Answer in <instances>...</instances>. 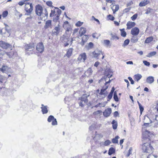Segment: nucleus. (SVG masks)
<instances>
[{"label":"nucleus","instance_id":"11","mask_svg":"<svg viewBox=\"0 0 158 158\" xmlns=\"http://www.w3.org/2000/svg\"><path fill=\"white\" fill-rule=\"evenodd\" d=\"M139 33V30L137 27L133 28L131 31V34L134 36L137 35Z\"/></svg>","mask_w":158,"mask_h":158},{"label":"nucleus","instance_id":"8","mask_svg":"<svg viewBox=\"0 0 158 158\" xmlns=\"http://www.w3.org/2000/svg\"><path fill=\"white\" fill-rule=\"evenodd\" d=\"M112 76V74L110 75V74H108L106 76H105L103 78H102L100 80H99L98 82L99 83H100L101 82L103 81H106L105 85H106L110 83L111 81V80L110 79H109V81H106L107 78L108 77V78H110V77H111Z\"/></svg>","mask_w":158,"mask_h":158},{"label":"nucleus","instance_id":"30","mask_svg":"<svg viewBox=\"0 0 158 158\" xmlns=\"http://www.w3.org/2000/svg\"><path fill=\"white\" fill-rule=\"evenodd\" d=\"M115 152V149L113 147L110 148L108 151V154L111 155Z\"/></svg>","mask_w":158,"mask_h":158},{"label":"nucleus","instance_id":"18","mask_svg":"<svg viewBox=\"0 0 158 158\" xmlns=\"http://www.w3.org/2000/svg\"><path fill=\"white\" fill-rule=\"evenodd\" d=\"M149 3V0H143L139 3V6L140 7L145 6Z\"/></svg>","mask_w":158,"mask_h":158},{"label":"nucleus","instance_id":"36","mask_svg":"<svg viewBox=\"0 0 158 158\" xmlns=\"http://www.w3.org/2000/svg\"><path fill=\"white\" fill-rule=\"evenodd\" d=\"M120 31L121 32V35L123 37H126L127 35V33L126 32L124 31V29H120Z\"/></svg>","mask_w":158,"mask_h":158},{"label":"nucleus","instance_id":"7","mask_svg":"<svg viewBox=\"0 0 158 158\" xmlns=\"http://www.w3.org/2000/svg\"><path fill=\"white\" fill-rule=\"evenodd\" d=\"M60 23H59V24L57 25L55 27V28L52 30V34L55 35H57L58 34H59L60 31V26L59 24Z\"/></svg>","mask_w":158,"mask_h":158},{"label":"nucleus","instance_id":"40","mask_svg":"<svg viewBox=\"0 0 158 158\" xmlns=\"http://www.w3.org/2000/svg\"><path fill=\"white\" fill-rule=\"evenodd\" d=\"M55 8L56 10V14L57 15L60 16L61 13V10L57 7H55Z\"/></svg>","mask_w":158,"mask_h":158},{"label":"nucleus","instance_id":"55","mask_svg":"<svg viewBox=\"0 0 158 158\" xmlns=\"http://www.w3.org/2000/svg\"><path fill=\"white\" fill-rule=\"evenodd\" d=\"M128 78L129 80L131 81V84H134V81L132 80V78H131V77H128Z\"/></svg>","mask_w":158,"mask_h":158},{"label":"nucleus","instance_id":"28","mask_svg":"<svg viewBox=\"0 0 158 158\" xmlns=\"http://www.w3.org/2000/svg\"><path fill=\"white\" fill-rule=\"evenodd\" d=\"M135 80L138 81L142 78V76L139 74H137L134 75Z\"/></svg>","mask_w":158,"mask_h":158},{"label":"nucleus","instance_id":"20","mask_svg":"<svg viewBox=\"0 0 158 158\" xmlns=\"http://www.w3.org/2000/svg\"><path fill=\"white\" fill-rule=\"evenodd\" d=\"M9 70V67L5 65H2V68H0V71H2L3 73H6Z\"/></svg>","mask_w":158,"mask_h":158},{"label":"nucleus","instance_id":"33","mask_svg":"<svg viewBox=\"0 0 158 158\" xmlns=\"http://www.w3.org/2000/svg\"><path fill=\"white\" fill-rule=\"evenodd\" d=\"M73 50V49L72 48H70L68 50L66 53V56H67L69 57L71 56Z\"/></svg>","mask_w":158,"mask_h":158},{"label":"nucleus","instance_id":"38","mask_svg":"<svg viewBox=\"0 0 158 158\" xmlns=\"http://www.w3.org/2000/svg\"><path fill=\"white\" fill-rule=\"evenodd\" d=\"M156 53V52L155 51L149 53L147 56L148 57H150L155 55Z\"/></svg>","mask_w":158,"mask_h":158},{"label":"nucleus","instance_id":"27","mask_svg":"<svg viewBox=\"0 0 158 158\" xmlns=\"http://www.w3.org/2000/svg\"><path fill=\"white\" fill-rule=\"evenodd\" d=\"M147 82L148 83L151 84L154 81V77L152 76H149L147 78Z\"/></svg>","mask_w":158,"mask_h":158},{"label":"nucleus","instance_id":"23","mask_svg":"<svg viewBox=\"0 0 158 158\" xmlns=\"http://www.w3.org/2000/svg\"><path fill=\"white\" fill-rule=\"evenodd\" d=\"M45 13H42L41 18L42 20H44L47 19L48 16V13L46 9H45L44 10Z\"/></svg>","mask_w":158,"mask_h":158},{"label":"nucleus","instance_id":"5","mask_svg":"<svg viewBox=\"0 0 158 158\" xmlns=\"http://www.w3.org/2000/svg\"><path fill=\"white\" fill-rule=\"evenodd\" d=\"M43 12V8L40 5H37L35 7V12L36 14L39 16H41Z\"/></svg>","mask_w":158,"mask_h":158},{"label":"nucleus","instance_id":"21","mask_svg":"<svg viewBox=\"0 0 158 158\" xmlns=\"http://www.w3.org/2000/svg\"><path fill=\"white\" fill-rule=\"evenodd\" d=\"M52 21L48 20L46 22L44 27L45 29L48 28H52Z\"/></svg>","mask_w":158,"mask_h":158},{"label":"nucleus","instance_id":"45","mask_svg":"<svg viewBox=\"0 0 158 158\" xmlns=\"http://www.w3.org/2000/svg\"><path fill=\"white\" fill-rule=\"evenodd\" d=\"M56 14V10H51V13L50 14V16L51 17H52L54 15L55 16V14Z\"/></svg>","mask_w":158,"mask_h":158},{"label":"nucleus","instance_id":"57","mask_svg":"<svg viewBox=\"0 0 158 158\" xmlns=\"http://www.w3.org/2000/svg\"><path fill=\"white\" fill-rule=\"evenodd\" d=\"M6 54L8 56L9 58H11L12 56V53L10 52H7Z\"/></svg>","mask_w":158,"mask_h":158},{"label":"nucleus","instance_id":"48","mask_svg":"<svg viewBox=\"0 0 158 158\" xmlns=\"http://www.w3.org/2000/svg\"><path fill=\"white\" fill-rule=\"evenodd\" d=\"M93 44L92 42H90L88 46H87V48L88 49H89L90 48H91L93 47Z\"/></svg>","mask_w":158,"mask_h":158},{"label":"nucleus","instance_id":"63","mask_svg":"<svg viewBox=\"0 0 158 158\" xmlns=\"http://www.w3.org/2000/svg\"><path fill=\"white\" fill-rule=\"evenodd\" d=\"M100 64V62L98 61H97L95 62L94 64V66L96 67H97Z\"/></svg>","mask_w":158,"mask_h":158},{"label":"nucleus","instance_id":"1","mask_svg":"<svg viewBox=\"0 0 158 158\" xmlns=\"http://www.w3.org/2000/svg\"><path fill=\"white\" fill-rule=\"evenodd\" d=\"M142 141L143 144L142 147V149L144 152L149 153H152L153 152V148L151 145L150 138L152 135L148 131H145L142 133Z\"/></svg>","mask_w":158,"mask_h":158},{"label":"nucleus","instance_id":"26","mask_svg":"<svg viewBox=\"0 0 158 158\" xmlns=\"http://www.w3.org/2000/svg\"><path fill=\"white\" fill-rule=\"evenodd\" d=\"M110 35L111 36V38H110L111 40H118L119 39L118 37V36L115 34H113L111 33L110 34Z\"/></svg>","mask_w":158,"mask_h":158},{"label":"nucleus","instance_id":"37","mask_svg":"<svg viewBox=\"0 0 158 158\" xmlns=\"http://www.w3.org/2000/svg\"><path fill=\"white\" fill-rule=\"evenodd\" d=\"M119 137L118 136H116L114 138H113L112 139V143H118V139H119Z\"/></svg>","mask_w":158,"mask_h":158},{"label":"nucleus","instance_id":"46","mask_svg":"<svg viewBox=\"0 0 158 158\" xmlns=\"http://www.w3.org/2000/svg\"><path fill=\"white\" fill-rule=\"evenodd\" d=\"M46 4L48 6L50 7H52V8L54 7L53 6H52V1H47L46 3Z\"/></svg>","mask_w":158,"mask_h":158},{"label":"nucleus","instance_id":"61","mask_svg":"<svg viewBox=\"0 0 158 158\" xmlns=\"http://www.w3.org/2000/svg\"><path fill=\"white\" fill-rule=\"evenodd\" d=\"M119 115L117 111H115L114 113V116L115 117H116L117 116Z\"/></svg>","mask_w":158,"mask_h":158},{"label":"nucleus","instance_id":"9","mask_svg":"<svg viewBox=\"0 0 158 158\" xmlns=\"http://www.w3.org/2000/svg\"><path fill=\"white\" fill-rule=\"evenodd\" d=\"M44 46L42 43H39L37 44L36 49L40 53H41L44 51Z\"/></svg>","mask_w":158,"mask_h":158},{"label":"nucleus","instance_id":"4","mask_svg":"<svg viewBox=\"0 0 158 158\" xmlns=\"http://www.w3.org/2000/svg\"><path fill=\"white\" fill-rule=\"evenodd\" d=\"M63 27L66 29V34H68V32L70 31L72 29L71 25L67 21H66L64 23Z\"/></svg>","mask_w":158,"mask_h":158},{"label":"nucleus","instance_id":"49","mask_svg":"<svg viewBox=\"0 0 158 158\" xmlns=\"http://www.w3.org/2000/svg\"><path fill=\"white\" fill-rule=\"evenodd\" d=\"M8 12L7 11H4L2 14V16L3 17L5 18L8 15Z\"/></svg>","mask_w":158,"mask_h":158},{"label":"nucleus","instance_id":"53","mask_svg":"<svg viewBox=\"0 0 158 158\" xmlns=\"http://www.w3.org/2000/svg\"><path fill=\"white\" fill-rule=\"evenodd\" d=\"M113 94H111L110 93H109L107 97L109 99V100H107V101H109L111 99L113 96Z\"/></svg>","mask_w":158,"mask_h":158},{"label":"nucleus","instance_id":"47","mask_svg":"<svg viewBox=\"0 0 158 158\" xmlns=\"http://www.w3.org/2000/svg\"><path fill=\"white\" fill-rule=\"evenodd\" d=\"M137 17V14H135L133 15L132 16L131 18L132 20L133 21H134L136 19Z\"/></svg>","mask_w":158,"mask_h":158},{"label":"nucleus","instance_id":"24","mask_svg":"<svg viewBox=\"0 0 158 158\" xmlns=\"http://www.w3.org/2000/svg\"><path fill=\"white\" fill-rule=\"evenodd\" d=\"M68 33L66 34L65 33V34H64L62 37L61 38V40L64 41V42H66V40H69V35H68Z\"/></svg>","mask_w":158,"mask_h":158},{"label":"nucleus","instance_id":"50","mask_svg":"<svg viewBox=\"0 0 158 158\" xmlns=\"http://www.w3.org/2000/svg\"><path fill=\"white\" fill-rule=\"evenodd\" d=\"M143 63L145 65L149 66L150 65V63L146 60H143Z\"/></svg>","mask_w":158,"mask_h":158},{"label":"nucleus","instance_id":"58","mask_svg":"<svg viewBox=\"0 0 158 158\" xmlns=\"http://www.w3.org/2000/svg\"><path fill=\"white\" fill-rule=\"evenodd\" d=\"M92 19H94V20H95L97 22L98 24H100V21H99V20L98 19L95 18L94 17V16H92Z\"/></svg>","mask_w":158,"mask_h":158},{"label":"nucleus","instance_id":"16","mask_svg":"<svg viewBox=\"0 0 158 158\" xmlns=\"http://www.w3.org/2000/svg\"><path fill=\"white\" fill-rule=\"evenodd\" d=\"M135 25V22L129 21L127 24V28L128 29H130L133 27H134Z\"/></svg>","mask_w":158,"mask_h":158},{"label":"nucleus","instance_id":"12","mask_svg":"<svg viewBox=\"0 0 158 158\" xmlns=\"http://www.w3.org/2000/svg\"><path fill=\"white\" fill-rule=\"evenodd\" d=\"M86 59V55L85 53H83L80 55L78 59L81 61L84 62Z\"/></svg>","mask_w":158,"mask_h":158},{"label":"nucleus","instance_id":"19","mask_svg":"<svg viewBox=\"0 0 158 158\" xmlns=\"http://www.w3.org/2000/svg\"><path fill=\"white\" fill-rule=\"evenodd\" d=\"M88 38V36L86 35H84L82 37V40L80 43V44L82 46L84 45L86 42Z\"/></svg>","mask_w":158,"mask_h":158},{"label":"nucleus","instance_id":"25","mask_svg":"<svg viewBox=\"0 0 158 158\" xmlns=\"http://www.w3.org/2000/svg\"><path fill=\"white\" fill-rule=\"evenodd\" d=\"M86 31V30L85 28L82 27H81L79 31V36L80 37L81 36L85 33Z\"/></svg>","mask_w":158,"mask_h":158},{"label":"nucleus","instance_id":"2","mask_svg":"<svg viewBox=\"0 0 158 158\" xmlns=\"http://www.w3.org/2000/svg\"><path fill=\"white\" fill-rule=\"evenodd\" d=\"M25 7V10L28 13L27 15H30L33 10V7L32 3H26Z\"/></svg>","mask_w":158,"mask_h":158},{"label":"nucleus","instance_id":"60","mask_svg":"<svg viewBox=\"0 0 158 158\" xmlns=\"http://www.w3.org/2000/svg\"><path fill=\"white\" fill-rule=\"evenodd\" d=\"M114 98L115 101L118 102V98L117 95L114 96Z\"/></svg>","mask_w":158,"mask_h":158},{"label":"nucleus","instance_id":"13","mask_svg":"<svg viewBox=\"0 0 158 158\" xmlns=\"http://www.w3.org/2000/svg\"><path fill=\"white\" fill-rule=\"evenodd\" d=\"M92 53L94 57L95 58H97L101 54H102V55H103V53L102 52L98 50H95Z\"/></svg>","mask_w":158,"mask_h":158},{"label":"nucleus","instance_id":"42","mask_svg":"<svg viewBox=\"0 0 158 158\" xmlns=\"http://www.w3.org/2000/svg\"><path fill=\"white\" fill-rule=\"evenodd\" d=\"M129 42L130 40L129 39H126L124 41V43L122 46L123 47H125L127 45L129 44Z\"/></svg>","mask_w":158,"mask_h":158},{"label":"nucleus","instance_id":"52","mask_svg":"<svg viewBox=\"0 0 158 158\" xmlns=\"http://www.w3.org/2000/svg\"><path fill=\"white\" fill-rule=\"evenodd\" d=\"M107 16L109 19L111 21H113L114 19V18L110 15H109Z\"/></svg>","mask_w":158,"mask_h":158},{"label":"nucleus","instance_id":"32","mask_svg":"<svg viewBox=\"0 0 158 158\" xmlns=\"http://www.w3.org/2000/svg\"><path fill=\"white\" fill-rule=\"evenodd\" d=\"M73 38H71L70 40H66V42H65V43L64 44V46L65 47H66L68 46L69 45V44H72V43L73 42Z\"/></svg>","mask_w":158,"mask_h":158},{"label":"nucleus","instance_id":"6","mask_svg":"<svg viewBox=\"0 0 158 158\" xmlns=\"http://www.w3.org/2000/svg\"><path fill=\"white\" fill-rule=\"evenodd\" d=\"M48 122L52 121V124L53 126L56 125L57 124L56 119L52 115H51L48 117Z\"/></svg>","mask_w":158,"mask_h":158},{"label":"nucleus","instance_id":"39","mask_svg":"<svg viewBox=\"0 0 158 158\" xmlns=\"http://www.w3.org/2000/svg\"><path fill=\"white\" fill-rule=\"evenodd\" d=\"M110 41L109 40H106L103 41V43L104 45L106 46V47H108L110 44Z\"/></svg>","mask_w":158,"mask_h":158},{"label":"nucleus","instance_id":"15","mask_svg":"<svg viewBox=\"0 0 158 158\" xmlns=\"http://www.w3.org/2000/svg\"><path fill=\"white\" fill-rule=\"evenodd\" d=\"M111 108L107 109L104 112L103 114L104 116L106 117L109 116L111 113Z\"/></svg>","mask_w":158,"mask_h":158},{"label":"nucleus","instance_id":"10","mask_svg":"<svg viewBox=\"0 0 158 158\" xmlns=\"http://www.w3.org/2000/svg\"><path fill=\"white\" fill-rule=\"evenodd\" d=\"M35 48V46L33 43L27 44L25 46L26 50L31 51L33 50Z\"/></svg>","mask_w":158,"mask_h":158},{"label":"nucleus","instance_id":"35","mask_svg":"<svg viewBox=\"0 0 158 158\" xmlns=\"http://www.w3.org/2000/svg\"><path fill=\"white\" fill-rule=\"evenodd\" d=\"M108 87V86H106V87L105 89H102L101 90L100 92V94L101 95H104L105 96L106 95V94L104 92L107 89Z\"/></svg>","mask_w":158,"mask_h":158},{"label":"nucleus","instance_id":"17","mask_svg":"<svg viewBox=\"0 0 158 158\" xmlns=\"http://www.w3.org/2000/svg\"><path fill=\"white\" fill-rule=\"evenodd\" d=\"M93 71H92V69L91 68H89L86 71L85 73L84 74L85 76L87 77H89L92 74Z\"/></svg>","mask_w":158,"mask_h":158},{"label":"nucleus","instance_id":"43","mask_svg":"<svg viewBox=\"0 0 158 158\" xmlns=\"http://www.w3.org/2000/svg\"><path fill=\"white\" fill-rule=\"evenodd\" d=\"M60 16L55 14V17L53 18V21L55 22H56L59 19Z\"/></svg>","mask_w":158,"mask_h":158},{"label":"nucleus","instance_id":"31","mask_svg":"<svg viewBox=\"0 0 158 158\" xmlns=\"http://www.w3.org/2000/svg\"><path fill=\"white\" fill-rule=\"evenodd\" d=\"M111 123L112 124L113 129L114 130L116 129L118 125L117 122L115 120H113Z\"/></svg>","mask_w":158,"mask_h":158},{"label":"nucleus","instance_id":"64","mask_svg":"<svg viewBox=\"0 0 158 158\" xmlns=\"http://www.w3.org/2000/svg\"><path fill=\"white\" fill-rule=\"evenodd\" d=\"M97 34L96 33H94L92 35V36L94 38H97L98 39V37H97Z\"/></svg>","mask_w":158,"mask_h":158},{"label":"nucleus","instance_id":"22","mask_svg":"<svg viewBox=\"0 0 158 158\" xmlns=\"http://www.w3.org/2000/svg\"><path fill=\"white\" fill-rule=\"evenodd\" d=\"M41 106H42V107H41V108L42 109V111L43 113V114H45L47 113L48 112L47 106H44V105L43 104H41Z\"/></svg>","mask_w":158,"mask_h":158},{"label":"nucleus","instance_id":"29","mask_svg":"<svg viewBox=\"0 0 158 158\" xmlns=\"http://www.w3.org/2000/svg\"><path fill=\"white\" fill-rule=\"evenodd\" d=\"M153 39V38L152 36H150L148 37L145 40V43L148 44L150 43Z\"/></svg>","mask_w":158,"mask_h":158},{"label":"nucleus","instance_id":"59","mask_svg":"<svg viewBox=\"0 0 158 158\" xmlns=\"http://www.w3.org/2000/svg\"><path fill=\"white\" fill-rule=\"evenodd\" d=\"M139 107L140 110V112L141 113H142L143 110V106H142V105H139Z\"/></svg>","mask_w":158,"mask_h":158},{"label":"nucleus","instance_id":"3","mask_svg":"<svg viewBox=\"0 0 158 158\" xmlns=\"http://www.w3.org/2000/svg\"><path fill=\"white\" fill-rule=\"evenodd\" d=\"M0 47L5 49L9 48L10 50L12 49V46L10 44L2 41H0Z\"/></svg>","mask_w":158,"mask_h":158},{"label":"nucleus","instance_id":"54","mask_svg":"<svg viewBox=\"0 0 158 158\" xmlns=\"http://www.w3.org/2000/svg\"><path fill=\"white\" fill-rule=\"evenodd\" d=\"M131 8L130 7L125 8L123 10V11L125 13H127L129 12L131 10Z\"/></svg>","mask_w":158,"mask_h":158},{"label":"nucleus","instance_id":"14","mask_svg":"<svg viewBox=\"0 0 158 158\" xmlns=\"http://www.w3.org/2000/svg\"><path fill=\"white\" fill-rule=\"evenodd\" d=\"M89 96V95L87 94H83L81 98V101L84 103L86 104L88 102L87 97Z\"/></svg>","mask_w":158,"mask_h":158},{"label":"nucleus","instance_id":"41","mask_svg":"<svg viewBox=\"0 0 158 158\" xmlns=\"http://www.w3.org/2000/svg\"><path fill=\"white\" fill-rule=\"evenodd\" d=\"M114 6L112 8V9L113 12V13H115V12L117 11L119 9V6L118 5H116L115 6V9L113 8Z\"/></svg>","mask_w":158,"mask_h":158},{"label":"nucleus","instance_id":"56","mask_svg":"<svg viewBox=\"0 0 158 158\" xmlns=\"http://www.w3.org/2000/svg\"><path fill=\"white\" fill-rule=\"evenodd\" d=\"M4 79V77L2 75H0V82H2Z\"/></svg>","mask_w":158,"mask_h":158},{"label":"nucleus","instance_id":"34","mask_svg":"<svg viewBox=\"0 0 158 158\" xmlns=\"http://www.w3.org/2000/svg\"><path fill=\"white\" fill-rule=\"evenodd\" d=\"M131 40V42L133 43H135L138 41V39L137 37H135L133 35L132 36Z\"/></svg>","mask_w":158,"mask_h":158},{"label":"nucleus","instance_id":"44","mask_svg":"<svg viewBox=\"0 0 158 158\" xmlns=\"http://www.w3.org/2000/svg\"><path fill=\"white\" fill-rule=\"evenodd\" d=\"M111 143L110 141L109 140H107L105 141L103 145L105 146H107L109 145Z\"/></svg>","mask_w":158,"mask_h":158},{"label":"nucleus","instance_id":"62","mask_svg":"<svg viewBox=\"0 0 158 158\" xmlns=\"http://www.w3.org/2000/svg\"><path fill=\"white\" fill-rule=\"evenodd\" d=\"M133 4V2L132 1L130 2L127 3V7H128L131 6Z\"/></svg>","mask_w":158,"mask_h":158},{"label":"nucleus","instance_id":"51","mask_svg":"<svg viewBox=\"0 0 158 158\" xmlns=\"http://www.w3.org/2000/svg\"><path fill=\"white\" fill-rule=\"evenodd\" d=\"M83 23L81 22L80 21H78L77 23L76 24V26L77 27H79L81 26L83 24Z\"/></svg>","mask_w":158,"mask_h":158}]
</instances>
